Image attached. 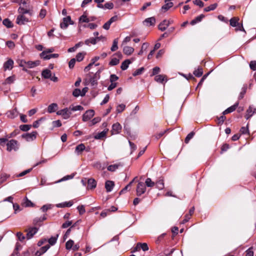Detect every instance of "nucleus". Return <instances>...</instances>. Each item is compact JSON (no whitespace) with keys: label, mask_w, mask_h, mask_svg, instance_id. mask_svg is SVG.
Segmentation results:
<instances>
[{"label":"nucleus","mask_w":256,"mask_h":256,"mask_svg":"<svg viewBox=\"0 0 256 256\" xmlns=\"http://www.w3.org/2000/svg\"><path fill=\"white\" fill-rule=\"evenodd\" d=\"M238 106V102H236L234 104L229 107L228 108L226 109L225 110H224L222 112V114L225 115L228 114L233 112L234 111L236 110V108H237Z\"/></svg>","instance_id":"obj_13"},{"label":"nucleus","mask_w":256,"mask_h":256,"mask_svg":"<svg viewBox=\"0 0 256 256\" xmlns=\"http://www.w3.org/2000/svg\"><path fill=\"white\" fill-rule=\"evenodd\" d=\"M70 24H73V22L71 20V18L70 16H68L66 18H63V21L60 24V26L62 29H66L68 26V23Z\"/></svg>","instance_id":"obj_8"},{"label":"nucleus","mask_w":256,"mask_h":256,"mask_svg":"<svg viewBox=\"0 0 256 256\" xmlns=\"http://www.w3.org/2000/svg\"><path fill=\"white\" fill-rule=\"evenodd\" d=\"M203 74V70L201 67H198V68L194 72V74L196 77H200Z\"/></svg>","instance_id":"obj_34"},{"label":"nucleus","mask_w":256,"mask_h":256,"mask_svg":"<svg viewBox=\"0 0 256 256\" xmlns=\"http://www.w3.org/2000/svg\"><path fill=\"white\" fill-rule=\"evenodd\" d=\"M146 185L148 187H152L154 186L155 183L152 182L150 178H147L145 182Z\"/></svg>","instance_id":"obj_50"},{"label":"nucleus","mask_w":256,"mask_h":256,"mask_svg":"<svg viewBox=\"0 0 256 256\" xmlns=\"http://www.w3.org/2000/svg\"><path fill=\"white\" fill-rule=\"evenodd\" d=\"M194 135V132H192L190 134H188L184 140L185 143L188 144L190 140L193 138Z\"/></svg>","instance_id":"obj_49"},{"label":"nucleus","mask_w":256,"mask_h":256,"mask_svg":"<svg viewBox=\"0 0 256 256\" xmlns=\"http://www.w3.org/2000/svg\"><path fill=\"white\" fill-rule=\"evenodd\" d=\"M29 21V19L23 14H20L17 16L16 22L19 25L24 24Z\"/></svg>","instance_id":"obj_9"},{"label":"nucleus","mask_w":256,"mask_h":256,"mask_svg":"<svg viewBox=\"0 0 256 256\" xmlns=\"http://www.w3.org/2000/svg\"><path fill=\"white\" fill-rule=\"evenodd\" d=\"M253 107L252 106H250L246 110V113L245 116V118L246 120L250 118L254 114H255V112H252Z\"/></svg>","instance_id":"obj_25"},{"label":"nucleus","mask_w":256,"mask_h":256,"mask_svg":"<svg viewBox=\"0 0 256 256\" xmlns=\"http://www.w3.org/2000/svg\"><path fill=\"white\" fill-rule=\"evenodd\" d=\"M100 71L98 70L94 74L90 72L86 74L85 79L86 82L90 83L92 86H96L98 80L100 78Z\"/></svg>","instance_id":"obj_1"},{"label":"nucleus","mask_w":256,"mask_h":256,"mask_svg":"<svg viewBox=\"0 0 256 256\" xmlns=\"http://www.w3.org/2000/svg\"><path fill=\"white\" fill-rule=\"evenodd\" d=\"M144 68H140L136 70L132 74L133 76H136L142 73V72L144 71Z\"/></svg>","instance_id":"obj_62"},{"label":"nucleus","mask_w":256,"mask_h":256,"mask_svg":"<svg viewBox=\"0 0 256 256\" xmlns=\"http://www.w3.org/2000/svg\"><path fill=\"white\" fill-rule=\"evenodd\" d=\"M96 186V182L94 178H90L88 180V188L94 189Z\"/></svg>","instance_id":"obj_17"},{"label":"nucleus","mask_w":256,"mask_h":256,"mask_svg":"<svg viewBox=\"0 0 256 256\" xmlns=\"http://www.w3.org/2000/svg\"><path fill=\"white\" fill-rule=\"evenodd\" d=\"M82 92L80 89L76 88L72 92V95L75 97H78L81 96Z\"/></svg>","instance_id":"obj_59"},{"label":"nucleus","mask_w":256,"mask_h":256,"mask_svg":"<svg viewBox=\"0 0 256 256\" xmlns=\"http://www.w3.org/2000/svg\"><path fill=\"white\" fill-rule=\"evenodd\" d=\"M14 61L12 59H8L4 63V70H11L13 68Z\"/></svg>","instance_id":"obj_15"},{"label":"nucleus","mask_w":256,"mask_h":256,"mask_svg":"<svg viewBox=\"0 0 256 256\" xmlns=\"http://www.w3.org/2000/svg\"><path fill=\"white\" fill-rule=\"evenodd\" d=\"M58 234H56V236H52L50 238L48 239V242L49 243L48 244L53 246L54 245L57 240V239L58 238Z\"/></svg>","instance_id":"obj_41"},{"label":"nucleus","mask_w":256,"mask_h":256,"mask_svg":"<svg viewBox=\"0 0 256 256\" xmlns=\"http://www.w3.org/2000/svg\"><path fill=\"white\" fill-rule=\"evenodd\" d=\"M144 22L147 26H154L156 23V18L154 17L147 18L144 20Z\"/></svg>","instance_id":"obj_20"},{"label":"nucleus","mask_w":256,"mask_h":256,"mask_svg":"<svg viewBox=\"0 0 256 256\" xmlns=\"http://www.w3.org/2000/svg\"><path fill=\"white\" fill-rule=\"evenodd\" d=\"M169 26V22L166 20H164L158 25V29L161 31L165 30Z\"/></svg>","instance_id":"obj_18"},{"label":"nucleus","mask_w":256,"mask_h":256,"mask_svg":"<svg viewBox=\"0 0 256 256\" xmlns=\"http://www.w3.org/2000/svg\"><path fill=\"white\" fill-rule=\"evenodd\" d=\"M149 44L147 42H144L142 44L140 50L138 52V55H142L143 53V50H146L148 48Z\"/></svg>","instance_id":"obj_51"},{"label":"nucleus","mask_w":256,"mask_h":256,"mask_svg":"<svg viewBox=\"0 0 256 256\" xmlns=\"http://www.w3.org/2000/svg\"><path fill=\"white\" fill-rule=\"evenodd\" d=\"M73 204L72 201H69L64 203L58 204L56 205L58 208L70 207Z\"/></svg>","instance_id":"obj_31"},{"label":"nucleus","mask_w":256,"mask_h":256,"mask_svg":"<svg viewBox=\"0 0 256 256\" xmlns=\"http://www.w3.org/2000/svg\"><path fill=\"white\" fill-rule=\"evenodd\" d=\"M122 130V126L118 123L114 124L112 126V134H119Z\"/></svg>","instance_id":"obj_11"},{"label":"nucleus","mask_w":256,"mask_h":256,"mask_svg":"<svg viewBox=\"0 0 256 256\" xmlns=\"http://www.w3.org/2000/svg\"><path fill=\"white\" fill-rule=\"evenodd\" d=\"M2 24L8 28H10L13 26L12 22L8 18L4 19Z\"/></svg>","instance_id":"obj_36"},{"label":"nucleus","mask_w":256,"mask_h":256,"mask_svg":"<svg viewBox=\"0 0 256 256\" xmlns=\"http://www.w3.org/2000/svg\"><path fill=\"white\" fill-rule=\"evenodd\" d=\"M239 18L238 17H233L230 20V25L233 27H236L238 24Z\"/></svg>","instance_id":"obj_27"},{"label":"nucleus","mask_w":256,"mask_h":256,"mask_svg":"<svg viewBox=\"0 0 256 256\" xmlns=\"http://www.w3.org/2000/svg\"><path fill=\"white\" fill-rule=\"evenodd\" d=\"M90 21V19L87 18V16L84 14L79 18V22H88Z\"/></svg>","instance_id":"obj_43"},{"label":"nucleus","mask_w":256,"mask_h":256,"mask_svg":"<svg viewBox=\"0 0 256 256\" xmlns=\"http://www.w3.org/2000/svg\"><path fill=\"white\" fill-rule=\"evenodd\" d=\"M156 187L160 190L164 188V181L163 178H160L157 180L156 182Z\"/></svg>","instance_id":"obj_26"},{"label":"nucleus","mask_w":256,"mask_h":256,"mask_svg":"<svg viewBox=\"0 0 256 256\" xmlns=\"http://www.w3.org/2000/svg\"><path fill=\"white\" fill-rule=\"evenodd\" d=\"M126 106L124 104H119L116 108V112L118 113L122 112L125 108Z\"/></svg>","instance_id":"obj_58"},{"label":"nucleus","mask_w":256,"mask_h":256,"mask_svg":"<svg viewBox=\"0 0 256 256\" xmlns=\"http://www.w3.org/2000/svg\"><path fill=\"white\" fill-rule=\"evenodd\" d=\"M17 110L14 108L8 112V116L10 118H14L16 116Z\"/></svg>","instance_id":"obj_35"},{"label":"nucleus","mask_w":256,"mask_h":256,"mask_svg":"<svg viewBox=\"0 0 256 256\" xmlns=\"http://www.w3.org/2000/svg\"><path fill=\"white\" fill-rule=\"evenodd\" d=\"M23 204L26 207H32L34 206V204L29 200L27 197H25L24 199Z\"/></svg>","instance_id":"obj_32"},{"label":"nucleus","mask_w":256,"mask_h":256,"mask_svg":"<svg viewBox=\"0 0 256 256\" xmlns=\"http://www.w3.org/2000/svg\"><path fill=\"white\" fill-rule=\"evenodd\" d=\"M50 248V244H46L45 246H42L39 250L41 252V254H44Z\"/></svg>","instance_id":"obj_57"},{"label":"nucleus","mask_w":256,"mask_h":256,"mask_svg":"<svg viewBox=\"0 0 256 256\" xmlns=\"http://www.w3.org/2000/svg\"><path fill=\"white\" fill-rule=\"evenodd\" d=\"M6 146V150L8 152H11L12 150L17 151L19 149L20 144L16 140L12 139L8 141Z\"/></svg>","instance_id":"obj_2"},{"label":"nucleus","mask_w":256,"mask_h":256,"mask_svg":"<svg viewBox=\"0 0 256 256\" xmlns=\"http://www.w3.org/2000/svg\"><path fill=\"white\" fill-rule=\"evenodd\" d=\"M84 108L82 106L80 105L74 106H70V110H71V111H76V110H83Z\"/></svg>","instance_id":"obj_56"},{"label":"nucleus","mask_w":256,"mask_h":256,"mask_svg":"<svg viewBox=\"0 0 256 256\" xmlns=\"http://www.w3.org/2000/svg\"><path fill=\"white\" fill-rule=\"evenodd\" d=\"M58 110V105L56 103H52L50 104L47 109L48 113L50 114L56 112Z\"/></svg>","instance_id":"obj_14"},{"label":"nucleus","mask_w":256,"mask_h":256,"mask_svg":"<svg viewBox=\"0 0 256 256\" xmlns=\"http://www.w3.org/2000/svg\"><path fill=\"white\" fill-rule=\"evenodd\" d=\"M84 43L86 45H89L90 44H95L96 43V42L95 38H90L86 40L84 42Z\"/></svg>","instance_id":"obj_45"},{"label":"nucleus","mask_w":256,"mask_h":256,"mask_svg":"<svg viewBox=\"0 0 256 256\" xmlns=\"http://www.w3.org/2000/svg\"><path fill=\"white\" fill-rule=\"evenodd\" d=\"M118 16H114L112 17L106 22L102 26V28L106 30H109L110 24L114 22H116L118 20Z\"/></svg>","instance_id":"obj_10"},{"label":"nucleus","mask_w":256,"mask_h":256,"mask_svg":"<svg viewBox=\"0 0 256 256\" xmlns=\"http://www.w3.org/2000/svg\"><path fill=\"white\" fill-rule=\"evenodd\" d=\"M131 63V62L129 60H126L124 61L121 64V68L122 70H126L128 68V65Z\"/></svg>","instance_id":"obj_33"},{"label":"nucleus","mask_w":256,"mask_h":256,"mask_svg":"<svg viewBox=\"0 0 256 256\" xmlns=\"http://www.w3.org/2000/svg\"><path fill=\"white\" fill-rule=\"evenodd\" d=\"M118 38H116L113 41L112 46L111 47V50L112 52H114L118 48Z\"/></svg>","instance_id":"obj_44"},{"label":"nucleus","mask_w":256,"mask_h":256,"mask_svg":"<svg viewBox=\"0 0 256 256\" xmlns=\"http://www.w3.org/2000/svg\"><path fill=\"white\" fill-rule=\"evenodd\" d=\"M46 219V217L45 215L40 218H36L33 220V224L35 226H42V222Z\"/></svg>","instance_id":"obj_12"},{"label":"nucleus","mask_w":256,"mask_h":256,"mask_svg":"<svg viewBox=\"0 0 256 256\" xmlns=\"http://www.w3.org/2000/svg\"><path fill=\"white\" fill-rule=\"evenodd\" d=\"M119 62H120V60L116 58H113L110 62L109 64L112 66H116L118 64Z\"/></svg>","instance_id":"obj_53"},{"label":"nucleus","mask_w":256,"mask_h":256,"mask_svg":"<svg viewBox=\"0 0 256 256\" xmlns=\"http://www.w3.org/2000/svg\"><path fill=\"white\" fill-rule=\"evenodd\" d=\"M146 190V186L142 182H139L137 185L136 192L137 196H140L144 194Z\"/></svg>","instance_id":"obj_5"},{"label":"nucleus","mask_w":256,"mask_h":256,"mask_svg":"<svg viewBox=\"0 0 256 256\" xmlns=\"http://www.w3.org/2000/svg\"><path fill=\"white\" fill-rule=\"evenodd\" d=\"M38 134L36 131L32 132V133H26L22 135V138H24L27 142H31L34 140Z\"/></svg>","instance_id":"obj_4"},{"label":"nucleus","mask_w":256,"mask_h":256,"mask_svg":"<svg viewBox=\"0 0 256 256\" xmlns=\"http://www.w3.org/2000/svg\"><path fill=\"white\" fill-rule=\"evenodd\" d=\"M54 51V49L53 48H48L46 50L43 51L40 54V56L42 58L45 56H48V54Z\"/></svg>","instance_id":"obj_42"},{"label":"nucleus","mask_w":256,"mask_h":256,"mask_svg":"<svg viewBox=\"0 0 256 256\" xmlns=\"http://www.w3.org/2000/svg\"><path fill=\"white\" fill-rule=\"evenodd\" d=\"M166 78V76L164 75L160 74L154 77V80L160 83H162L163 82L165 78Z\"/></svg>","instance_id":"obj_29"},{"label":"nucleus","mask_w":256,"mask_h":256,"mask_svg":"<svg viewBox=\"0 0 256 256\" xmlns=\"http://www.w3.org/2000/svg\"><path fill=\"white\" fill-rule=\"evenodd\" d=\"M74 242L72 240H68L66 244V248L68 250H70L74 246Z\"/></svg>","instance_id":"obj_47"},{"label":"nucleus","mask_w":256,"mask_h":256,"mask_svg":"<svg viewBox=\"0 0 256 256\" xmlns=\"http://www.w3.org/2000/svg\"><path fill=\"white\" fill-rule=\"evenodd\" d=\"M252 248L251 247L246 250V256H254V252L252 250Z\"/></svg>","instance_id":"obj_64"},{"label":"nucleus","mask_w":256,"mask_h":256,"mask_svg":"<svg viewBox=\"0 0 256 256\" xmlns=\"http://www.w3.org/2000/svg\"><path fill=\"white\" fill-rule=\"evenodd\" d=\"M138 246H140V248H142L144 251H146L148 250V246L146 243L142 244L138 242Z\"/></svg>","instance_id":"obj_55"},{"label":"nucleus","mask_w":256,"mask_h":256,"mask_svg":"<svg viewBox=\"0 0 256 256\" xmlns=\"http://www.w3.org/2000/svg\"><path fill=\"white\" fill-rule=\"evenodd\" d=\"M94 115V111L92 110H86L82 116V120L86 122L92 118Z\"/></svg>","instance_id":"obj_7"},{"label":"nucleus","mask_w":256,"mask_h":256,"mask_svg":"<svg viewBox=\"0 0 256 256\" xmlns=\"http://www.w3.org/2000/svg\"><path fill=\"white\" fill-rule=\"evenodd\" d=\"M250 67L253 70H256V61L252 60L250 63Z\"/></svg>","instance_id":"obj_63"},{"label":"nucleus","mask_w":256,"mask_h":256,"mask_svg":"<svg viewBox=\"0 0 256 256\" xmlns=\"http://www.w3.org/2000/svg\"><path fill=\"white\" fill-rule=\"evenodd\" d=\"M193 3L195 5L199 6L200 8H202L204 6V3L201 0H194L193 1Z\"/></svg>","instance_id":"obj_61"},{"label":"nucleus","mask_w":256,"mask_h":256,"mask_svg":"<svg viewBox=\"0 0 256 256\" xmlns=\"http://www.w3.org/2000/svg\"><path fill=\"white\" fill-rule=\"evenodd\" d=\"M15 80L16 78L14 76H10L6 78L4 84H11L13 83Z\"/></svg>","instance_id":"obj_40"},{"label":"nucleus","mask_w":256,"mask_h":256,"mask_svg":"<svg viewBox=\"0 0 256 256\" xmlns=\"http://www.w3.org/2000/svg\"><path fill=\"white\" fill-rule=\"evenodd\" d=\"M42 76L44 78H50L52 76V72L50 70L46 69L42 70Z\"/></svg>","instance_id":"obj_23"},{"label":"nucleus","mask_w":256,"mask_h":256,"mask_svg":"<svg viewBox=\"0 0 256 256\" xmlns=\"http://www.w3.org/2000/svg\"><path fill=\"white\" fill-rule=\"evenodd\" d=\"M114 186V182L111 180H107L105 184V188L107 192H110L112 190Z\"/></svg>","instance_id":"obj_16"},{"label":"nucleus","mask_w":256,"mask_h":256,"mask_svg":"<svg viewBox=\"0 0 256 256\" xmlns=\"http://www.w3.org/2000/svg\"><path fill=\"white\" fill-rule=\"evenodd\" d=\"M86 54L85 52L78 53L76 56V60L78 62H81L84 58V56Z\"/></svg>","instance_id":"obj_39"},{"label":"nucleus","mask_w":256,"mask_h":256,"mask_svg":"<svg viewBox=\"0 0 256 256\" xmlns=\"http://www.w3.org/2000/svg\"><path fill=\"white\" fill-rule=\"evenodd\" d=\"M10 176L6 173H2L0 175V184L4 182L9 178Z\"/></svg>","instance_id":"obj_37"},{"label":"nucleus","mask_w":256,"mask_h":256,"mask_svg":"<svg viewBox=\"0 0 256 256\" xmlns=\"http://www.w3.org/2000/svg\"><path fill=\"white\" fill-rule=\"evenodd\" d=\"M85 148L86 146L84 144H80L76 146L75 149V152L78 154H80L85 150Z\"/></svg>","instance_id":"obj_22"},{"label":"nucleus","mask_w":256,"mask_h":256,"mask_svg":"<svg viewBox=\"0 0 256 256\" xmlns=\"http://www.w3.org/2000/svg\"><path fill=\"white\" fill-rule=\"evenodd\" d=\"M217 6H218V4L216 3H215V4H212L209 6H208L205 8L204 9V12H208L210 10H214L217 8Z\"/></svg>","instance_id":"obj_30"},{"label":"nucleus","mask_w":256,"mask_h":256,"mask_svg":"<svg viewBox=\"0 0 256 256\" xmlns=\"http://www.w3.org/2000/svg\"><path fill=\"white\" fill-rule=\"evenodd\" d=\"M134 51V48L131 46H126L124 48L123 52L126 55H130Z\"/></svg>","instance_id":"obj_24"},{"label":"nucleus","mask_w":256,"mask_h":256,"mask_svg":"<svg viewBox=\"0 0 256 256\" xmlns=\"http://www.w3.org/2000/svg\"><path fill=\"white\" fill-rule=\"evenodd\" d=\"M123 165L121 163L112 164L108 167V170L110 172H114L118 169L119 167L122 166Z\"/></svg>","instance_id":"obj_21"},{"label":"nucleus","mask_w":256,"mask_h":256,"mask_svg":"<svg viewBox=\"0 0 256 256\" xmlns=\"http://www.w3.org/2000/svg\"><path fill=\"white\" fill-rule=\"evenodd\" d=\"M246 89H247L246 86H244L242 88V91L240 92V96H238V99L240 100V99H242L244 98L245 94L246 93Z\"/></svg>","instance_id":"obj_52"},{"label":"nucleus","mask_w":256,"mask_h":256,"mask_svg":"<svg viewBox=\"0 0 256 256\" xmlns=\"http://www.w3.org/2000/svg\"><path fill=\"white\" fill-rule=\"evenodd\" d=\"M58 56V54H50L42 58L44 60H50L52 58H56Z\"/></svg>","instance_id":"obj_54"},{"label":"nucleus","mask_w":256,"mask_h":256,"mask_svg":"<svg viewBox=\"0 0 256 256\" xmlns=\"http://www.w3.org/2000/svg\"><path fill=\"white\" fill-rule=\"evenodd\" d=\"M32 126L30 124H22L20 126V128L23 132H27L30 128Z\"/></svg>","instance_id":"obj_46"},{"label":"nucleus","mask_w":256,"mask_h":256,"mask_svg":"<svg viewBox=\"0 0 256 256\" xmlns=\"http://www.w3.org/2000/svg\"><path fill=\"white\" fill-rule=\"evenodd\" d=\"M29 68H33L37 66H38L40 64V62L38 60L32 62V61H28L26 62Z\"/></svg>","instance_id":"obj_28"},{"label":"nucleus","mask_w":256,"mask_h":256,"mask_svg":"<svg viewBox=\"0 0 256 256\" xmlns=\"http://www.w3.org/2000/svg\"><path fill=\"white\" fill-rule=\"evenodd\" d=\"M204 15L203 14H201L200 16H196L195 18L192 20L190 24L191 25H194L198 22H199L202 20L204 18Z\"/></svg>","instance_id":"obj_19"},{"label":"nucleus","mask_w":256,"mask_h":256,"mask_svg":"<svg viewBox=\"0 0 256 256\" xmlns=\"http://www.w3.org/2000/svg\"><path fill=\"white\" fill-rule=\"evenodd\" d=\"M38 230V228L36 227H30L28 230H26L27 232L26 238L27 239H30L33 237L34 234H36Z\"/></svg>","instance_id":"obj_6"},{"label":"nucleus","mask_w":256,"mask_h":256,"mask_svg":"<svg viewBox=\"0 0 256 256\" xmlns=\"http://www.w3.org/2000/svg\"><path fill=\"white\" fill-rule=\"evenodd\" d=\"M74 174H70V175L66 176L63 177L60 180H58L56 182H62V181H64V180H68L72 179L74 177Z\"/></svg>","instance_id":"obj_48"},{"label":"nucleus","mask_w":256,"mask_h":256,"mask_svg":"<svg viewBox=\"0 0 256 256\" xmlns=\"http://www.w3.org/2000/svg\"><path fill=\"white\" fill-rule=\"evenodd\" d=\"M71 114L72 111L70 110V107L64 108L56 112V114L62 116L64 119L68 118L70 116Z\"/></svg>","instance_id":"obj_3"},{"label":"nucleus","mask_w":256,"mask_h":256,"mask_svg":"<svg viewBox=\"0 0 256 256\" xmlns=\"http://www.w3.org/2000/svg\"><path fill=\"white\" fill-rule=\"evenodd\" d=\"M107 130H104L98 133L94 136V138L96 140L101 139L106 136Z\"/></svg>","instance_id":"obj_38"},{"label":"nucleus","mask_w":256,"mask_h":256,"mask_svg":"<svg viewBox=\"0 0 256 256\" xmlns=\"http://www.w3.org/2000/svg\"><path fill=\"white\" fill-rule=\"evenodd\" d=\"M240 132L242 134H249V130L248 128V124L246 127L242 126L240 130Z\"/></svg>","instance_id":"obj_60"}]
</instances>
